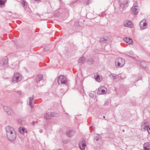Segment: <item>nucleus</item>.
<instances>
[{
  "instance_id": "nucleus-1",
  "label": "nucleus",
  "mask_w": 150,
  "mask_h": 150,
  "mask_svg": "<svg viewBox=\"0 0 150 150\" xmlns=\"http://www.w3.org/2000/svg\"><path fill=\"white\" fill-rule=\"evenodd\" d=\"M125 64V59L121 58H117L115 60V64L117 67H122Z\"/></svg>"
},
{
  "instance_id": "nucleus-2",
  "label": "nucleus",
  "mask_w": 150,
  "mask_h": 150,
  "mask_svg": "<svg viewBox=\"0 0 150 150\" xmlns=\"http://www.w3.org/2000/svg\"><path fill=\"white\" fill-rule=\"evenodd\" d=\"M22 79V76L20 73H15L13 76L12 82L13 83H16L21 81Z\"/></svg>"
},
{
  "instance_id": "nucleus-3",
  "label": "nucleus",
  "mask_w": 150,
  "mask_h": 150,
  "mask_svg": "<svg viewBox=\"0 0 150 150\" xmlns=\"http://www.w3.org/2000/svg\"><path fill=\"white\" fill-rule=\"evenodd\" d=\"M58 82L59 84H66L67 82V78L64 75H60L58 78Z\"/></svg>"
},
{
  "instance_id": "nucleus-4",
  "label": "nucleus",
  "mask_w": 150,
  "mask_h": 150,
  "mask_svg": "<svg viewBox=\"0 0 150 150\" xmlns=\"http://www.w3.org/2000/svg\"><path fill=\"white\" fill-rule=\"evenodd\" d=\"M107 92V88L104 86H101L99 87L97 91L98 95H101L105 94Z\"/></svg>"
},
{
  "instance_id": "nucleus-5",
  "label": "nucleus",
  "mask_w": 150,
  "mask_h": 150,
  "mask_svg": "<svg viewBox=\"0 0 150 150\" xmlns=\"http://www.w3.org/2000/svg\"><path fill=\"white\" fill-rule=\"evenodd\" d=\"M6 129L7 135L16 133L14 128L10 126H7L6 127Z\"/></svg>"
},
{
  "instance_id": "nucleus-6",
  "label": "nucleus",
  "mask_w": 150,
  "mask_h": 150,
  "mask_svg": "<svg viewBox=\"0 0 150 150\" xmlns=\"http://www.w3.org/2000/svg\"><path fill=\"white\" fill-rule=\"evenodd\" d=\"M8 58L6 57H4L0 62V66L3 68L6 67L8 66Z\"/></svg>"
},
{
  "instance_id": "nucleus-7",
  "label": "nucleus",
  "mask_w": 150,
  "mask_h": 150,
  "mask_svg": "<svg viewBox=\"0 0 150 150\" xmlns=\"http://www.w3.org/2000/svg\"><path fill=\"white\" fill-rule=\"evenodd\" d=\"M4 109L8 115L11 116L13 114V111L10 107L7 106H5L4 107Z\"/></svg>"
},
{
  "instance_id": "nucleus-8",
  "label": "nucleus",
  "mask_w": 150,
  "mask_h": 150,
  "mask_svg": "<svg viewBox=\"0 0 150 150\" xmlns=\"http://www.w3.org/2000/svg\"><path fill=\"white\" fill-rule=\"evenodd\" d=\"M139 25L140 28L143 30L146 28L147 27V24L146 22V20H144L141 21L139 24Z\"/></svg>"
},
{
  "instance_id": "nucleus-9",
  "label": "nucleus",
  "mask_w": 150,
  "mask_h": 150,
  "mask_svg": "<svg viewBox=\"0 0 150 150\" xmlns=\"http://www.w3.org/2000/svg\"><path fill=\"white\" fill-rule=\"evenodd\" d=\"M148 123L146 122H143L141 124V129L143 131H147L149 128Z\"/></svg>"
},
{
  "instance_id": "nucleus-10",
  "label": "nucleus",
  "mask_w": 150,
  "mask_h": 150,
  "mask_svg": "<svg viewBox=\"0 0 150 150\" xmlns=\"http://www.w3.org/2000/svg\"><path fill=\"white\" fill-rule=\"evenodd\" d=\"M132 13L135 14H137L139 11L138 6L134 3L132 8Z\"/></svg>"
},
{
  "instance_id": "nucleus-11",
  "label": "nucleus",
  "mask_w": 150,
  "mask_h": 150,
  "mask_svg": "<svg viewBox=\"0 0 150 150\" xmlns=\"http://www.w3.org/2000/svg\"><path fill=\"white\" fill-rule=\"evenodd\" d=\"M7 137L8 139L10 141H14L16 136V133H12L11 134L7 135Z\"/></svg>"
},
{
  "instance_id": "nucleus-12",
  "label": "nucleus",
  "mask_w": 150,
  "mask_h": 150,
  "mask_svg": "<svg viewBox=\"0 0 150 150\" xmlns=\"http://www.w3.org/2000/svg\"><path fill=\"white\" fill-rule=\"evenodd\" d=\"M86 145V142L85 140H83L79 143V147L81 150H84Z\"/></svg>"
},
{
  "instance_id": "nucleus-13",
  "label": "nucleus",
  "mask_w": 150,
  "mask_h": 150,
  "mask_svg": "<svg viewBox=\"0 0 150 150\" xmlns=\"http://www.w3.org/2000/svg\"><path fill=\"white\" fill-rule=\"evenodd\" d=\"M124 24L125 26L130 28H132L133 27V25L131 21H125Z\"/></svg>"
},
{
  "instance_id": "nucleus-14",
  "label": "nucleus",
  "mask_w": 150,
  "mask_h": 150,
  "mask_svg": "<svg viewBox=\"0 0 150 150\" xmlns=\"http://www.w3.org/2000/svg\"><path fill=\"white\" fill-rule=\"evenodd\" d=\"M29 105L31 107V108H33L34 106L33 103V97H29L28 98V101Z\"/></svg>"
},
{
  "instance_id": "nucleus-15",
  "label": "nucleus",
  "mask_w": 150,
  "mask_h": 150,
  "mask_svg": "<svg viewBox=\"0 0 150 150\" xmlns=\"http://www.w3.org/2000/svg\"><path fill=\"white\" fill-rule=\"evenodd\" d=\"M124 40L126 43L129 44H132L133 42L132 40L130 38H124Z\"/></svg>"
},
{
  "instance_id": "nucleus-16",
  "label": "nucleus",
  "mask_w": 150,
  "mask_h": 150,
  "mask_svg": "<svg viewBox=\"0 0 150 150\" xmlns=\"http://www.w3.org/2000/svg\"><path fill=\"white\" fill-rule=\"evenodd\" d=\"M144 150H150V146L149 142L145 143L144 144Z\"/></svg>"
},
{
  "instance_id": "nucleus-17",
  "label": "nucleus",
  "mask_w": 150,
  "mask_h": 150,
  "mask_svg": "<svg viewBox=\"0 0 150 150\" xmlns=\"http://www.w3.org/2000/svg\"><path fill=\"white\" fill-rule=\"evenodd\" d=\"M94 77L96 80L98 82H100L102 80L101 77H100L99 75L97 74H95Z\"/></svg>"
},
{
  "instance_id": "nucleus-18",
  "label": "nucleus",
  "mask_w": 150,
  "mask_h": 150,
  "mask_svg": "<svg viewBox=\"0 0 150 150\" xmlns=\"http://www.w3.org/2000/svg\"><path fill=\"white\" fill-rule=\"evenodd\" d=\"M20 133L24 134L27 132L26 129L25 127H20L18 129Z\"/></svg>"
},
{
  "instance_id": "nucleus-19",
  "label": "nucleus",
  "mask_w": 150,
  "mask_h": 150,
  "mask_svg": "<svg viewBox=\"0 0 150 150\" xmlns=\"http://www.w3.org/2000/svg\"><path fill=\"white\" fill-rule=\"evenodd\" d=\"M128 3V1L125 0L124 1L123 3L120 4V7L124 8L127 6Z\"/></svg>"
},
{
  "instance_id": "nucleus-20",
  "label": "nucleus",
  "mask_w": 150,
  "mask_h": 150,
  "mask_svg": "<svg viewBox=\"0 0 150 150\" xmlns=\"http://www.w3.org/2000/svg\"><path fill=\"white\" fill-rule=\"evenodd\" d=\"M42 78L43 76L41 74H40L36 77V81L38 83L40 82V81L42 79Z\"/></svg>"
},
{
  "instance_id": "nucleus-21",
  "label": "nucleus",
  "mask_w": 150,
  "mask_h": 150,
  "mask_svg": "<svg viewBox=\"0 0 150 150\" xmlns=\"http://www.w3.org/2000/svg\"><path fill=\"white\" fill-rule=\"evenodd\" d=\"M110 77L112 78L113 79H116L119 77V76L118 75L112 74H111L110 75Z\"/></svg>"
},
{
  "instance_id": "nucleus-22",
  "label": "nucleus",
  "mask_w": 150,
  "mask_h": 150,
  "mask_svg": "<svg viewBox=\"0 0 150 150\" xmlns=\"http://www.w3.org/2000/svg\"><path fill=\"white\" fill-rule=\"evenodd\" d=\"M50 116L52 117H58L59 115L55 112H52L50 114Z\"/></svg>"
},
{
  "instance_id": "nucleus-23",
  "label": "nucleus",
  "mask_w": 150,
  "mask_h": 150,
  "mask_svg": "<svg viewBox=\"0 0 150 150\" xmlns=\"http://www.w3.org/2000/svg\"><path fill=\"white\" fill-rule=\"evenodd\" d=\"M50 114L49 113H46L44 115V118L46 119H49L50 118Z\"/></svg>"
},
{
  "instance_id": "nucleus-24",
  "label": "nucleus",
  "mask_w": 150,
  "mask_h": 150,
  "mask_svg": "<svg viewBox=\"0 0 150 150\" xmlns=\"http://www.w3.org/2000/svg\"><path fill=\"white\" fill-rule=\"evenodd\" d=\"M85 58L83 57H81L79 60V62L81 64L83 63V62L85 61Z\"/></svg>"
},
{
  "instance_id": "nucleus-25",
  "label": "nucleus",
  "mask_w": 150,
  "mask_h": 150,
  "mask_svg": "<svg viewBox=\"0 0 150 150\" xmlns=\"http://www.w3.org/2000/svg\"><path fill=\"white\" fill-rule=\"evenodd\" d=\"M94 62V60L93 58H90L88 59V63L89 64H92Z\"/></svg>"
},
{
  "instance_id": "nucleus-26",
  "label": "nucleus",
  "mask_w": 150,
  "mask_h": 150,
  "mask_svg": "<svg viewBox=\"0 0 150 150\" xmlns=\"http://www.w3.org/2000/svg\"><path fill=\"white\" fill-rule=\"evenodd\" d=\"M73 133V132L71 130H70L69 131H67V134L69 137L72 136Z\"/></svg>"
},
{
  "instance_id": "nucleus-27",
  "label": "nucleus",
  "mask_w": 150,
  "mask_h": 150,
  "mask_svg": "<svg viewBox=\"0 0 150 150\" xmlns=\"http://www.w3.org/2000/svg\"><path fill=\"white\" fill-rule=\"evenodd\" d=\"M6 0H0V7L4 5V3Z\"/></svg>"
},
{
  "instance_id": "nucleus-28",
  "label": "nucleus",
  "mask_w": 150,
  "mask_h": 150,
  "mask_svg": "<svg viewBox=\"0 0 150 150\" xmlns=\"http://www.w3.org/2000/svg\"><path fill=\"white\" fill-rule=\"evenodd\" d=\"M100 138V136L98 134H96L95 137V139L98 141Z\"/></svg>"
},
{
  "instance_id": "nucleus-29",
  "label": "nucleus",
  "mask_w": 150,
  "mask_h": 150,
  "mask_svg": "<svg viewBox=\"0 0 150 150\" xmlns=\"http://www.w3.org/2000/svg\"><path fill=\"white\" fill-rule=\"evenodd\" d=\"M27 4L25 2V1L24 0H23V1L22 2V4L23 5V6L24 7H25V6H26Z\"/></svg>"
},
{
  "instance_id": "nucleus-30",
  "label": "nucleus",
  "mask_w": 150,
  "mask_h": 150,
  "mask_svg": "<svg viewBox=\"0 0 150 150\" xmlns=\"http://www.w3.org/2000/svg\"><path fill=\"white\" fill-rule=\"evenodd\" d=\"M89 96L91 97L92 98H93L94 97V95L93 93H90L89 95Z\"/></svg>"
},
{
  "instance_id": "nucleus-31",
  "label": "nucleus",
  "mask_w": 150,
  "mask_h": 150,
  "mask_svg": "<svg viewBox=\"0 0 150 150\" xmlns=\"http://www.w3.org/2000/svg\"><path fill=\"white\" fill-rule=\"evenodd\" d=\"M109 104V102L108 101H106L105 102V103L104 104V106H106L108 105Z\"/></svg>"
},
{
  "instance_id": "nucleus-32",
  "label": "nucleus",
  "mask_w": 150,
  "mask_h": 150,
  "mask_svg": "<svg viewBox=\"0 0 150 150\" xmlns=\"http://www.w3.org/2000/svg\"><path fill=\"white\" fill-rule=\"evenodd\" d=\"M85 1L86 3L87 4H88V2L89 1V0H85Z\"/></svg>"
},
{
  "instance_id": "nucleus-33",
  "label": "nucleus",
  "mask_w": 150,
  "mask_h": 150,
  "mask_svg": "<svg viewBox=\"0 0 150 150\" xmlns=\"http://www.w3.org/2000/svg\"><path fill=\"white\" fill-rule=\"evenodd\" d=\"M17 93L19 95L21 94V92L20 91H17Z\"/></svg>"
},
{
  "instance_id": "nucleus-34",
  "label": "nucleus",
  "mask_w": 150,
  "mask_h": 150,
  "mask_svg": "<svg viewBox=\"0 0 150 150\" xmlns=\"http://www.w3.org/2000/svg\"><path fill=\"white\" fill-rule=\"evenodd\" d=\"M147 131H148V133L149 134H150V126L149 127V129H148Z\"/></svg>"
},
{
  "instance_id": "nucleus-35",
  "label": "nucleus",
  "mask_w": 150,
  "mask_h": 150,
  "mask_svg": "<svg viewBox=\"0 0 150 150\" xmlns=\"http://www.w3.org/2000/svg\"><path fill=\"white\" fill-rule=\"evenodd\" d=\"M129 53L131 55H133V52L132 51H129Z\"/></svg>"
},
{
  "instance_id": "nucleus-36",
  "label": "nucleus",
  "mask_w": 150,
  "mask_h": 150,
  "mask_svg": "<svg viewBox=\"0 0 150 150\" xmlns=\"http://www.w3.org/2000/svg\"><path fill=\"white\" fill-rule=\"evenodd\" d=\"M35 122L34 121H33L32 122V125H34Z\"/></svg>"
},
{
  "instance_id": "nucleus-37",
  "label": "nucleus",
  "mask_w": 150,
  "mask_h": 150,
  "mask_svg": "<svg viewBox=\"0 0 150 150\" xmlns=\"http://www.w3.org/2000/svg\"><path fill=\"white\" fill-rule=\"evenodd\" d=\"M35 0L36 1H40V0Z\"/></svg>"
},
{
  "instance_id": "nucleus-38",
  "label": "nucleus",
  "mask_w": 150,
  "mask_h": 150,
  "mask_svg": "<svg viewBox=\"0 0 150 150\" xmlns=\"http://www.w3.org/2000/svg\"><path fill=\"white\" fill-rule=\"evenodd\" d=\"M105 116H103V118H105Z\"/></svg>"
},
{
  "instance_id": "nucleus-39",
  "label": "nucleus",
  "mask_w": 150,
  "mask_h": 150,
  "mask_svg": "<svg viewBox=\"0 0 150 150\" xmlns=\"http://www.w3.org/2000/svg\"><path fill=\"white\" fill-rule=\"evenodd\" d=\"M40 132H42V131H41V130H40Z\"/></svg>"
},
{
  "instance_id": "nucleus-40",
  "label": "nucleus",
  "mask_w": 150,
  "mask_h": 150,
  "mask_svg": "<svg viewBox=\"0 0 150 150\" xmlns=\"http://www.w3.org/2000/svg\"><path fill=\"white\" fill-rule=\"evenodd\" d=\"M122 131H123V132H124L125 131V130H122Z\"/></svg>"
},
{
  "instance_id": "nucleus-41",
  "label": "nucleus",
  "mask_w": 150,
  "mask_h": 150,
  "mask_svg": "<svg viewBox=\"0 0 150 150\" xmlns=\"http://www.w3.org/2000/svg\"><path fill=\"white\" fill-rule=\"evenodd\" d=\"M37 122H37V121L35 122H36V123H37Z\"/></svg>"
}]
</instances>
